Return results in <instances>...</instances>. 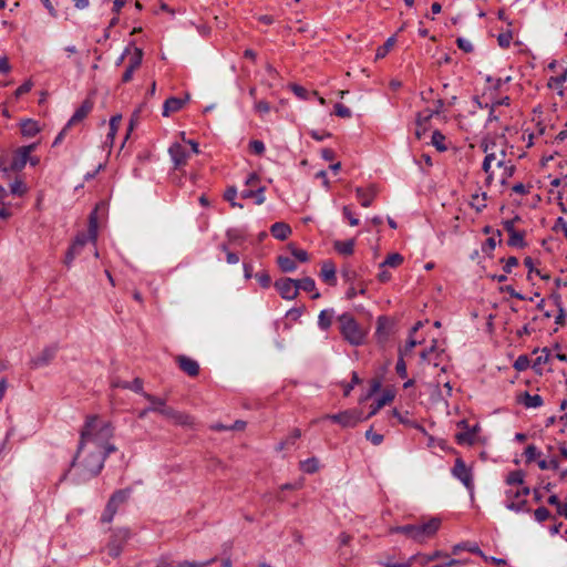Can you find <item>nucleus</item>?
Masks as SVG:
<instances>
[{
  "label": "nucleus",
  "mask_w": 567,
  "mask_h": 567,
  "mask_svg": "<svg viewBox=\"0 0 567 567\" xmlns=\"http://www.w3.org/2000/svg\"><path fill=\"white\" fill-rule=\"evenodd\" d=\"M301 436V432L300 430L298 429H295L290 434L289 436L282 441L281 443H279L277 450L278 451H282L284 449H286L288 445H292L295 444V442Z\"/></svg>",
  "instance_id": "a19ab883"
},
{
  "label": "nucleus",
  "mask_w": 567,
  "mask_h": 567,
  "mask_svg": "<svg viewBox=\"0 0 567 567\" xmlns=\"http://www.w3.org/2000/svg\"><path fill=\"white\" fill-rule=\"evenodd\" d=\"M445 136L439 132L434 131L432 134V144L440 151L443 152L446 150V145L444 144Z\"/></svg>",
  "instance_id": "de8ad7c7"
},
{
  "label": "nucleus",
  "mask_w": 567,
  "mask_h": 567,
  "mask_svg": "<svg viewBox=\"0 0 567 567\" xmlns=\"http://www.w3.org/2000/svg\"><path fill=\"white\" fill-rule=\"evenodd\" d=\"M520 402L526 406V408H539L543 405V399L540 395L538 394H529L527 392H525L522 398H520Z\"/></svg>",
  "instance_id": "7c9ffc66"
},
{
  "label": "nucleus",
  "mask_w": 567,
  "mask_h": 567,
  "mask_svg": "<svg viewBox=\"0 0 567 567\" xmlns=\"http://www.w3.org/2000/svg\"><path fill=\"white\" fill-rule=\"evenodd\" d=\"M451 473L455 478L462 482L465 488L470 492L471 496H473L474 478L472 467L467 466L461 457H457L453 468L451 470Z\"/></svg>",
  "instance_id": "423d86ee"
},
{
  "label": "nucleus",
  "mask_w": 567,
  "mask_h": 567,
  "mask_svg": "<svg viewBox=\"0 0 567 567\" xmlns=\"http://www.w3.org/2000/svg\"><path fill=\"white\" fill-rule=\"evenodd\" d=\"M113 431L110 424L97 416H89L81 432V441L72 466H79L83 478L96 476L104 461L115 446L110 444Z\"/></svg>",
  "instance_id": "f257e3e1"
},
{
  "label": "nucleus",
  "mask_w": 567,
  "mask_h": 567,
  "mask_svg": "<svg viewBox=\"0 0 567 567\" xmlns=\"http://www.w3.org/2000/svg\"><path fill=\"white\" fill-rule=\"evenodd\" d=\"M55 355L54 348H45L31 360L33 368H41L49 364Z\"/></svg>",
  "instance_id": "412c9836"
},
{
  "label": "nucleus",
  "mask_w": 567,
  "mask_h": 567,
  "mask_svg": "<svg viewBox=\"0 0 567 567\" xmlns=\"http://www.w3.org/2000/svg\"><path fill=\"white\" fill-rule=\"evenodd\" d=\"M128 538V532L126 529L117 530L107 544V553L111 557L117 558Z\"/></svg>",
  "instance_id": "ddd939ff"
},
{
  "label": "nucleus",
  "mask_w": 567,
  "mask_h": 567,
  "mask_svg": "<svg viewBox=\"0 0 567 567\" xmlns=\"http://www.w3.org/2000/svg\"><path fill=\"white\" fill-rule=\"evenodd\" d=\"M288 249L291 251V255L299 261L306 262L309 260V255L306 250L297 248L293 244L288 246Z\"/></svg>",
  "instance_id": "a18cd8bd"
},
{
  "label": "nucleus",
  "mask_w": 567,
  "mask_h": 567,
  "mask_svg": "<svg viewBox=\"0 0 567 567\" xmlns=\"http://www.w3.org/2000/svg\"><path fill=\"white\" fill-rule=\"evenodd\" d=\"M33 86V83L29 80V81H25L23 84H21L17 90H16V96L19 97L28 92L31 91Z\"/></svg>",
  "instance_id": "69168bd1"
},
{
  "label": "nucleus",
  "mask_w": 567,
  "mask_h": 567,
  "mask_svg": "<svg viewBox=\"0 0 567 567\" xmlns=\"http://www.w3.org/2000/svg\"><path fill=\"white\" fill-rule=\"evenodd\" d=\"M320 276L324 282L330 286L337 285L336 266L332 261L327 260L322 264Z\"/></svg>",
  "instance_id": "4be33fe9"
},
{
  "label": "nucleus",
  "mask_w": 567,
  "mask_h": 567,
  "mask_svg": "<svg viewBox=\"0 0 567 567\" xmlns=\"http://www.w3.org/2000/svg\"><path fill=\"white\" fill-rule=\"evenodd\" d=\"M439 353L436 352V348L435 346H432L430 349L421 352L420 360L422 364L427 363L437 367V362L435 361Z\"/></svg>",
  "instance_id": "c756f323"
},
{
  "label": "nucleus",
  "mask_w": 567,
  "mask_h": 567,
  "mask_svg": "<svg viewBox=\"0 0 567 567\" xmlns=\"http://www.w3.org/2000/svg\"><path fill=\"white\" fill-rule=\"evenodd\" d=\"M416 557L417 556H411L406 561L403 563H393V560L388 559L380 564L383 565L384 567H411Z\"/></svg>",
  "instance_id": "603ef678"
},
{
  "label": "nucleus",
  "mask_w": 567,
  "mask_h": 567,
  "mask_svg": "<svg viewBox=\"0 0 567 567\" xmlns=\"http://www.w3.org/2000/svg\"><path fill=\"white\" fill-rule=\"evenodd\" d=\"M456 43H457V47L466 53L472 52L474 49L472 42L464 38H458L456 40Z\"/></svg>",
  "instance_id": "e2e57ef3"
},
{
  "label": "nucleus",
  "mask_w": 567,
  "mask_h": 567,
  "mask_svg": "<svg viewBox=\"0 0 567 567\" xmlns=\"http://www.w3.org/2000/svg\"><path fill=\"white\" fill-rule=\"evenodd\" d=\"M93 103L89 100L83 101L80 107L76 109L72 117L69 120L68 124L65 125V128H70L73 125L79 124L82 122L89 113L92 111Z\"/></svg>",
  "instance_id": "aec40b11"
},
{
  "label": "nucleus",
  "mask_w": 567,
  "mask_h": 567,
  "mask_svg": "<svg viewBox=\"0 0 567 567\" xmlns=\"http://www.w3.org/2000/svg\"><path fill=\"white\" fill-rule=\"evenodd\" d=\"M143 59V51L140 48H134L133 54L130 56L128 65L123 73L122 81L124 83L130 82L133 78L134 72L141 66Z\"/></svg>",
  "instance_id": "dca6fc26"
},
{
  "label": "nucleus",
  "mask_w": 567,
  "mask_h": 567,
  "mask_svg": "<svg viewBox=\"0 0 567 567\" xmlns=\"http://www.w3.org/2000/svg\"><path fill=\"white\" fill-rule=\"evenodd\" d=\"M457 427L462 430L455 435V440L458 444L471 445L475 442L476 426L470 429L467 421L462 420L457 423Z\"/></svg>",
  "instance_id": "2eb2a0df"
},
{
  "label": "nucleus",
  "mask_w": 567,
  "mask_h": 567,
  "mask_svg": "<svg viewBox=\"0 0 567 567\" xmlns=\"http://www.w3.org/2000/svg\"><path fill=\"white\" fill-rule=\"evenodd\" d=\"M168 153L176 169L184 167L190 157V151L187 145L179 142L173 143L168 148Z\"/></svg>",
  "instance_id": "1a4fd4ad"
},
{
  "label": "nucleus",
  "mask_w": 567,
  "mask_h": 567,
  "mask_svg": "<svg viewBox=\"0 0 567 567\" xmlns=\"http://www.w3.org/2000/svg\"><path fill=\"white\" fill-rule=\"evenodd\" d=\"M97 217H96V210L92 212L89 218V229L87 234L81 233L79 234L72 245L70 246L69 250L65 255V265L70 266L72 261L75 259L76 256H79L83 249V247L91 241L93 245L96 244L97 240Z\"/></svg>",
  "instance_id": "7ed1b4c3"
},
{
  "label": "nucleus",
  "mask_w": 567,
  "mask_h": 567,
  "mask_svg": "<svg viewBox=\"0 0 567 567\" xmlns=\"http://www.w3.org/2000/svg\"><path fill=\"white\" fill-rule=\"evenodd\" d=\"M236 196L237 188L235 186L228 187L224 194V198L230 203L231 207L243 208V205L235 200Z\"/></svg>",
  "instance_id": "c03bdc74"
},
{
  "label": "nucleus",
  "mask_w": 567,
  "mask_h": 567,
  "mask_svg": "<svg viewBox=\"0 0 567 567\" xmlns=\"http://www.w3.org/2000/svg\"><path fill=\"white\" fill-rule=\"evenodd\" d=\"M214 561H216V558H212L209 560H206V561H182L177 565V567H207L209 566L210 564H213Z\"/></svg>",
  "instance_id": "5fc2aeb1"
},
{
  "label": "nucleus",
  "mask_w": 567,
  "mask_h": 567,
  "mask_svg": "<svg viewBox=\"0 0 567 567\" xmlns=\"http://www.w3.org/2000/svg\"><path fill=\"white\" fill-rule=\"evenodd\" d=\"M116 512H117L116 508H114L113 506L107 504L105 507V511L101 517V520L103 523H111L114 515L116 514Z\"/></svg>",
  "instance_id": "13d9d810"
},
{
  "label": "nucleus",
  "mask_w": 567,
  "mask_h": 567,
  "mask_svg": "<svg viewBox=\"0 0 567 567\" xmlns=\"http://www.w3.org/2000/svg\"><path fill=\"white\" fill-rule=\"evenodd\" d=\"M416 559L414 561H419L422 566L427 565L430 561H433L441 557H446V554L441 550H435L430 555H416Z\"/></svg>",
  "instance_id": "4c0bfd02"
},
{
  "label": "nucleus",
  "mask_w": 567,
  "mask_h": 567,
  "mask_svg": "<svg viewBox=\"0 0 567 567\" xmlns=\"http://www.w3.org/2000/svg\"><path fill=\"white\" fill-rule=\"evenodd\" d=\"M271 235L279 240H286L291 235V228L288 224L278 221L270 227Z\"/></svg>",
  "instance_id": "b1692460"
},
{
  "label": "nucleus",
  "mask_w": 567,
  "mask_h": 567,
  "mask_svg": "<svg viewBox=\"0 0 567 567\" xmlns=\"http://www.w3.org/2000/svg\"><path fill=\"white\" fill-rule=\"evenodd\" d=\"M402 262H403V257L398 252H393L385 258V260L380 265V267H384V266L398 267Z\"/></svg>",
  "instance_id": "37998d69"
},
{
  "label": "nucleus",
  "mask_w": 567,
  "mask_h": 567,
  "mask_svg": "<svg viewBox=\"0 0 567 567\" xmlns=\"http://www.w3.org/2000/svg\"><path fill=\"white\" fill-rule=\"evenodd\" d=\"M461 550H468L473 554L484 556V553L480 549V547L476 544H457L453 547L452 553L456 555Z\"/></svg>",
  "instance_id": "58836bf2"
},
{
  "label": "nucleus",
  "mask_w": 567,
  "mask_h": 567,
  "mask_svg": "<svg viewBox=\"0 0 567 567\" xmlns=\"http://www.w3.org/2000/svg\"><path fill=\"white\" fill-rule=\"evenodd\" d=\"M524 473L522 471L509 472L505 478L506 486L524 485Z\"/></svg>",
  "instance_id": "473e14b6"
},
{
  "label": "nucleus",
  "mask_w": 567,
  "mask_h": 567,
  "mask_svg": "<svg viewBox=\"0 0 567 567\" xmlns=\"http://www.w3.org/2000/svg\"><path fill=\"white\" fill-rule=\"evenodd\" d=\"M159 414L162 416H164L165 419H167L168 421H171L172 423L177 424V425H182V426H193L194 425V419L190 415L179 412V411H176L175 409H173L166 404L163 408H161Z\"/></svg>",
  "instance_id": "9b49d317"
},
{
  "label": "nucleus",
  "mask_w": 567,
  "mask_h": 567,
  "mask_svg": "<svg viewBox=\"0 0 567 567\" xmlns=\"http://www.w3.org/2000/svg\"><path fill=\"white\" fill-rule=\"evenodd\" d=\"M296 281H297L298 290L302 289L307 292H312V296H311L312 299L320 298V293L316 290V282L312 278L306 277L302 279H296Z\"/></svg>",
  "instance_id": "a878e982"
},
{
  "label": "nucleus",
  "mask_w": 567,
  "mask_h": 567,
  "mask_svg": "<svg viewBox=\"0 0 567 567\" xmlns=\"http://www.w3.org/2000/svg\"><path fill=\"white\" fill-rule=\"evenodd\" d=\"M393 399L394 392L392 390H385L382 393V395L377 400V402L371 406V411L368 417L377 414L380 409H382L385 404L392 402Z\"/></svg>",
  "instance_id": "393cba45"
},
{
  "label": "nucleus",
  "mask_w": 567,
  "mask_h": 567,
  "mask_svg": "<svg viewBox=\"0 0 567 567\" xmlns=\"http://www.w3.org/2000/svg\"><path fill=\"white\" fill-rule=\"evenodd\" d=\"M20 128L24 137H33L41 131L39 123L32 118L22 120Z\"/></svg>",
  "instance_id": "5701e85b"
},
{
  "label": "nucleus",
  "mask_w": 567,
  "mask_h": 567,
  "mask_svg": "<svg viewBox=\"0 0 567 567\" xmlns=\"http://www.w3.org/2000/svg\"><path fill=\"white\" fill-rule=\"evenodd\" d=\"M333 246L339 254L350 256L353 254L354 250V240H337L334 241Z\"/></svg>",
  "instance_id": "bb28decb"
},
{
  "label": "nucleus",
  "mask_w": 567,
  "mask_h": 567,
  "mask_svg": "<svg viewBox=\"0 0 567 567\" xmlns=\"http://www.w3.org/2000/svg\"><path fill=\"white\" fill-rule=\"evenodd\" d=\"M420 341L415 340L413 336L410 334L405 346L399 350V355H402L404 358L409 357L416 344H419Z\"/></svg>",
  "instance_id": "ea45409f"
},
{
  "label": "nucleus",
  "mask_w": 567,
  "mask_h": 567,
  "mask_svg": "<svg viewBox=\"0 0 567 567\" xmlns=\"http://www.w3.org/2000/svg\"><path fill=\"white\" fill-rule=\"evenodd\" d=\"M528 495L529 488L525 485L506 486V507L514 512L525 511Z\"/></svg>",
  "instance_id": "39448f33"
},
{
  "label": "nucleus",
  "mask_w": 567,
  "mask_h": 567,
  "mask_svg": "<svg viewBox=\"0 0 567 567\" xmlns=\"http://www.w3.org/2000/svg\"><path fill=\"white\" fill-rule=\"evenodd\" d=\"M299 466L305 473L312 474L319 470V461L316 457H311L306 461H301Z\"/></svg>",
  "instance_id": "e433bc0d"
},
{
  "label": "nucleus",
  "mask_w": 567,
  "mask_h": 567,
  "mask_svg": "<svg viewBox=\"0 0 567 567\" xmlns=\"http://www.w3.org/2000/svg\"><path fill=\"white\" fill-rule=\"evenodd\" d=\"M249 147L257 155H261L265 152V144L258 140L251 141Z\"/></svg>",
  "instance_id": "0e129e2a"
},
{
  "label": "nucleus",
  "mask_w": 567,
  "mask_h": 567,
  "mask_svg": "<svg viewBox=\"0 0 567 567\" xmlns=\"http://www.w3.org/2000/svg\"><path fill=\"white\" fill-rule=\"evenodd\" d=\"M414 524L391 527L390 533H400L413 540Z\"/></svg>",
  "instance_id": "49530a36"
},
{
  "label": "nucleus",
  "mask_w": 567,
  "mask_h": 567,
  "mask_svg": "<svg viewBox=\"0 0 567 567\" xmlns=\"http://www.w3.org/2000/svg\"><path fill=\"white\" fill-rule=\"evenodd\" d=\"M435 115L432 109H425L424 111L420 112L416 117V125L422 126L423 124H426L432 116Z\"/></svg>",
  "instance_id": "3c124183"
},
{
  "label": "nucleus",
  "mask_w": 567,
  "mask_h": 567,
  "mask_svg": "<svg viewBox=\"0 0 567 567\" xmlns=\"http://www.w3.org/2000/svg\"><path fill=\"white\" fill-rule=\"evenodd\" d=\"M485 158L483 171L486 173V184L489 185L494 179L505 183L513 175L514 167L506 161L505 140L485 138L482 143Z\"/></svg>",
  "instance_id": "f03ea898"
},
{
  "label": "nucleus",
  "mask_w": 567,
  "mask_h": 567,
  "mask_svg": "<svg viewBox=\"0 0 567 567\" xmlns=\"http://www.w3.org/2000/svg\"><path fill=\"white\" fill-rule=\"evenodd\" d=\"M486 193L474 194L470 204L476 212H482L486 207Z\"/></svg>",
  "instance_id": "c9c22d12"
},
{
  "label": "nucleus",
  "mask_w": 567,
  "mask_h": 567,
  "mask_svg": "<svg viewBox=\"0 0 567 567\" xmlns=\"http://www.w3.org/2000/svg\"><path fill=\"white\" fill-rule=\"evenodd\" d=\"M274 286L282 299L293 300L298 297L299 291L296 279L280 278L275 281Z\"/></svg>",
  "instance_id": "9d476101"
},
{
  "label": "nucleus",
  "mask_w": 567,
  "mask_h": 567,
  "mask_svg": "<svg viewBox=\"0 0 567 567\" xmlns=\"http://www.w3.org/2000/svg\"><path fill=\"white\" fill-rule=\"evenodd\" d=\"M340 331L343 338L352 346H360L364 342L367 332L362 329L354 318L349 313H343L338 318Z\"/></svg>",
  "instance_id": "20e7f679"
},
{
  "label": "nucleus",
  "mask_w": 567,
  "mask_h": 567,
  "mask_svg": "<svg viewBox=\"0 0 567 567\" xmlns=\"http://www.w3.org/2000/svg\"><path fill=\"white\" fill-rule=\"evenodd\" d=\"M534 516L537 522L543 523L550 517V513L546 507H538L535 509Z\"/></svg>",
  "instance_id": "6e6d98bb"
},
{
  "label": "nucleus",
  "mask_w": 567,
  "mask_h": 567,
  "mask_svg": "<svg viewBox=\"0 0 567 567\" xmlns=\"http://www.w3.org/2000/svg\"><path fill=\"white\" fill-rule=\"evenodd\" d=\"M394 38H389L382 47H379L375 53V59H383L394 45Z\"/></svg>",
  "instance_id": "09e8293b"
},
{
  "label": "nucleus",
  "mask_w": 567,
  "mask_h": 567,
  "mask_svg": "<svg viewBox=\"0 0 567 567\" xmlns=\"http://www.w3.org/2000/svg\"><path fill=\"white\" fill-rule=\"evenodd\" d=\"M395 370H396V373L401 378H406L408 371H406V363L404 361V357L399 355V359H398V362H396V365H395Z\"/></svg>",
  "instance_id": "bf43d9fd"
},
{
  "label": "nucleus",
  "mask_w": 567,
  "mask_h": 567,
  "mask_svg": "<svg viewBox=\"0 0 567 567\" xmlns=\"http://www.w3.org/2000/svg\"><path fill=\"white\" fill-rule=\"evenodd\" d=\"M440 526L441 520L439 518L414 524L413 540L420 544L425 543L437 533Z\"/></svg>",
  "instance_id": "0eeeda50"
},
{
  "label": "nucleus",
  "mask_w": 567,
  "mask_h": 567,
  "mask_svg": "<svg viewBox=\"0 0 567 567\" xmlns=\"http://www.w3.org/2000/svg\"><path fill=\"white\" fill-rule=\"evenodd\" d=\"M128 497H130V489H120V491H116L111 496L107 504L117 509L121 504H124L128 499Z\"/></svg>",
  "instance_id": "c85d7f7f"
},
{
  "label": "nucleus",
  "mask_w": 567,
  "mask_h": 567,
  "mask_svg": "<svg viewBox=\"0 0 567 567\" xmlns=\"http://www.w3.org/2000/svg\"><path fill=\"white\" fill-rule=\"evenodd\" d=\"M35 147H37V144H30V145L22 146V147L18 148L13 156V159L11 163V168L13 171L22 169L25 166V164L29 162L30 154H31V152H33L35 150Z\"/></svg>",
  "instance_id": "4468645a"
},
{
  "label": "nucleus",
  "mask_w": 567,
  "mask_h": 567,
  "mask_svg": "<svg viewBox=\"0 0 567 567\" xmlns=\"http://www.w3.org/2000/svg\"><path fill=\"white\" fill-rule=\"evenodd\" d=\"M326 417L336 423H339L343 427H353L358 423L365 420V417L363 416V413L357 409L347 410V411L340 412L338 414L327 415Z\"/></svg>",
  "instance_id": "6e6552de"
},
{
  "label": "nucleus",
  "mask_w": 567,
  "mask_h": 567,
  "mask_svg": "<svg viewBox=\"0 0 567 567\" xmlns=\"http://www.w3.org/2000/svg\"><path fill=\"white\" fill-rule=\"evenodd\" d=\"M255 110L256 112H258L259 114L264 115V114H267L269 113L270 111V105L268 102L266 101H258L255 103Z\"/></svg>",
  "instance_id": "338daca9"
},
{
  "label": "nucleus",
  "mask_w": 567,
  "mask_h": 567,
  "mask_svg": "<svg viewBox=\"0 0 567 567\" xmlns=\"http://www.w3.org/2000/svg\"><path fill=\"white\" fill-rule=\"evenodd\" d=\"M121 121H122V116L121 115H115V116H112L111 120H110V132L107 134V140L111 141V143H113L114 141V137L116 135V132H117V128L121 124Z\"/></svg>",
  "instance_id": "79ce46f5"
},
{
  "label": "nucleus",
  "mask_w": 567,
  "mask_h": 567,
  "mask_svg": "<svg viewBox=\"0 0 567 567\" xmlns=\"http://www.w3.org/2000/svg\"><path fill=\"white\" fill-rule=\"evenodd\" d=\"M189 99H190V95L188 93L185 94L184 97L172 96V97L167 99L163 105V116L167 117L171 114L178 112L186 105V103L189 101Z\"/></svg>",
  "instance_id": "f3484780"
},
{
  "label": "nucleus",
  "mask_w": 567,
  "mask_h": 567,
  "mask_svg": "<svg viewBox=\"0 0 567 567\" xmlns=\"http://www.w3.org/2000/svg\"><path fill=\"white\" fill-rule=\"evenodd\" d=\"M221 249L226 252V260L228 264L235 265L239 262V257L233 251H229L225 245L221 246Z\"/></svg>",
  "instance_id": "774afa93"
},
{
  "label": "nucleus",
  "mask_w": 567,
  "mask_h": 567,
  "mask_svg": "<svg viewBox=\"0 0 567 567\" xmlns=\"http://www.w3.org/2000/svg\"><path fill=\"white\" fill-rule=\"evenodd\" d=\"M365 437L367 440L371 441V443L373 445H379L382 443L383 441V435L382 434H378V433H374L372 430H368L365 432Z\"/></svg>",
  "instance_id": "680f3d73"
},
{
  "label": "nucleus",
  "mask_w": 567,
  "mask_h": 567,
  "mask_svg": "<svg viewBox=\"0 0 567 567\" xmlns=\"http://www.w3.org/2000/svg\"><path fill=\"white\" fill-rule=\"evenodd\" d=\"M378 187L375 185H370L367 188L357 187L355 194L362 207L371 206L373 199L378 195Z\"/></svg>",
  "instance_id": "a211bd4d"
},
{
  "label": "nucleus",
  "mask_w": 567,
  "mask_h": 567,
  "mask_svg": "<svg viewBox=\"0 0 567 567\" xmlns=\"http://www.w3.org/2000/svg\"><path fill=\"white\" fill-rule=\"evenodd\" d=\"M143 396L150 402V406H148V410H151L152 412H156V413H161V408H163L166 403V401L164 399H161V398H157V396H154L150 393H143Z\"/></svg>",
  "instance_id": "72a5a7b5"
},
{
  "label": "nucleus",
  "mask_w": 567,
  "mask_h": 567,
  "mask_svg": "<svg viewBox=\"0 0 567 567\" xmlns=\"http://www.w3.org/2000/svg\"><path fill=\"white\" fill-rule=\"evenodd\" d=\"M334 317V311L332 309H324L319 313L318 324L322 330H328Z\"/></svg>",
  "instance_id": "cd10ccee"
},
{
  "label": "nucleus",
  "mask_w": 567,
  "mask_h": 567,
  "mask_svg": "<svg viewBox=\"0 0 567 567\" xmlns=\"http://www.w3.org/2000/svg\"><path fill=\"white\" fill-rule=\"evenodd\" d=\"M175 360L181 370L189 377H196L199 373V364L196 360L183 354L177 355Z\"/></svg>",
  "instance_id": "6ab92c4d"
},
{
  "label": "nucleus",
  "mask_w": 567,
  "mask_h": 567,
  "mask_svg": "<svg viewBox=\"0 0 567 567\" xmlns=\"http://www.w3.org/2000/svg\"><path fill=\"white\" fill-rule=\"evenodd\" d=\"M508 245L513 247H524V235L517 230L513 231L512 234H509Z\"/></svg>",
  "instance_id": "8fccbe9b"
},
{
  "label": "nucleus",
  "mask_w": 567,
  "mask_h": 567,
  "mask_svg": "<svg viewBox=\"0 0 567 567\" xmlns=\"http://www.w3.org/2000/svg\"><path fill=\"white\" fill-rule=\"evenodd\" d=\"M277 262L284 272H292L297 269L296 261L288 256H279Z\"/></svg>",
  "instance_id": "f704fd0d"
},
{
  "label": "nucleus",
  "mask_w": 567,
  "mask_h": 567,
  "mask_svg": "<svg viewBox=\"0 0 567 567\" xmlns=\"http://www.w3.org/2000/svg\"><path fill=\"white\" fill-rule=\"evenodd\" d=\"M413 426L415 429L420 430L427 437V446L430 449H435V447H440L441 450L446 449V442L444 440H439V439L433 437L432 435H429L426 433V431L421 425L413 424Z\"/></svg>",
  "instance_id": "2f4dec72"
},
{
  "label": "nucleus",
  "mask_w": 567,
  "mask_h": 567,
  "mask_svg": "<svg viewBox=\"0 0 567 567\" xmlns=\"http://www.w3.org/2000/svg\"><path fill=\"white\" fill-rule=\"evenodd\" d=\"M343 216L348 219L350 226H358L359 219L354 216L349 206H344L342 209Z\"/></svg>",
  "instance_id": "4d7b16f0"
},
{
  "label": "nucleus",
  "mask_w": 567,
  "mask_h": 567,
  "mask_svg": "<svg viewBox=\"0 0 567 567\" xmlns=\"http://www.w3.org/2000/svg\"><path fill=\"white\" fill-rule=\"evenodd\" d=\"M334 113L337 116L343 118H349L352 115L351 110L341 103L334 105Z\"/></svg>",
  "instance_id": "864d4df0"
},
{
  "label": "nucleus",
  "mask_w": 567,
  "mask_h": 567,
  "mask_svg": "<svg viewBox=\"0 0 567 567\" xmlns=\"http://www.w3.org/2000/svg\"><path fill=\"white\" fill-rule=\"evenodd\" d=\"M394 330V321L391 320L388 317H379L378 318V324H377V331H375V339L378 343L385 344L388 340L390 339V336L393 333Z\"/></svg>",
  "instance_id": "f8f14e48"
},
{
  "label": "nucleus",
  "mask_w": 567,
  "mask_h": 567,
  "mask_svg": "<svg viewBox=\"0 0 567 567\" xmlns=\"http://www.w3.org/2000/svg\"><path fill=\"white\" fill-rule=\"evenodd\" d=\"M539 455L540 452L537 450L535 445H528L525 450V456L527 462H533Z\"/></svg>",
  "instance_id": "052dcab7"
}]
</instances>
